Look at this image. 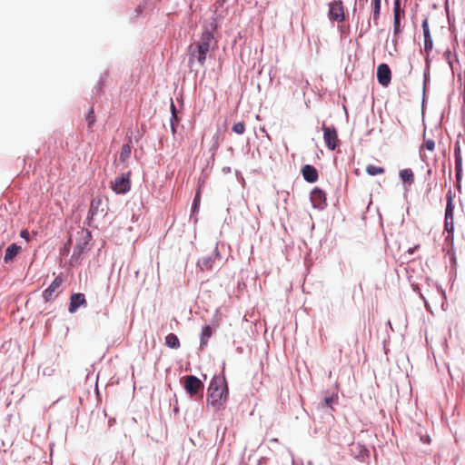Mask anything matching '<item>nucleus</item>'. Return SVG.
Wrapping results in <instances>:
<instances>
[{
    "label": "nucleus",
    "mask_w": 465,
    "mask_h": 465,
    "mask_svg": "<svg viewBox=\"0 0 465 465\" xmlns=\"http://www.w3.org/2000/svg\"><path fill=\"white\" fill-rule=\"evenodd\" d=\"M228 400V387L223 378L214 377L209 385L207 404L220 410Z\"/></svg>",
    "instance_id": "1"
},
{
    "label": "nucleus",
    "mask_w": 465,
    "mask_h": 465,
    "mask_svg": "<svg viewBox=\"0 0 465 465\" xmlns=\"http://www.w3.org/2000/svg\"><path fill=\"white\" fill-rule=\"evenodd\" d=\"M213 40V33L209 30H204L201 35L200 40L189 46V62L192 63L193 59H196L199 64L203 66L205 63L206 55L211 49Z\"/></svg>",
    "instance_id": "2"
},
{
    "label": "nucleus",
    "mask_w": 465,
    "mask_h": 465,
    "mask_svg": "<svg viewBox=\"0 0 465 465\" xmlns=\"http://www.w3.org/2000/svg\"><path fill=\"white\" fill-rule=\"evenodd\" d=\"M91 238V232L86 229H81L76 232L75 247L71 257V263L78 262L80 255L87 251Z\"/></svg>",
    "instance_id": "3"
},
{
    "label": "nucleus",
    "mask_w": 465,
    "mask_h": 465,
    "mask_svg": "<svg viewBox=\"0 0 465 465\" xmlns=\"http://www.w3.org/2000/svg\"><path fill=\"white\" fill-rule=\"evenodd\" d=\"M111 188L117 194L129 192L131 189V172L128 171L116 177L114 181L111 183Z\"/></svg>",
    "instance_id": "4"
},
{
    "label": "nucleus",
    "mask_w": 465,
    "mask_h": 465,
    "mask_svg": "<svg viewBox=\"0 0 465 465\" xmlns=\"http://www.w3.org/2000/svg\"><path fill=\"white\" fill-rule=\"evenodd\" d=\"M322 131L323 139L327 148L331 151L335 150L336 147L340 144L336 128L334 126H326L323 124Z\"/></svg>",
    "instance_id": "5"
},
{
    "label": "nucleus",
    "mask_w": 465,
    "mask_h": 465,
    "mask_svg": "<svg viewBox=\"0 0 465 465\" xmlns=\"http://www.w3.org/2000/svg\"><path fill=\"white\" fill-rule=\"evenodd\" d=\"M63 282L64 278L62 275H58L54 278L50 286L43 292V298L45 302L54 301L58 296V294L61 292V286Z\"/></svg>",
    "instance_id": "6"
},
{
    "label": "nucleus",
    "mask_w": 465,
    "mask_h": 465,
    "mask_svg": "<svg viewBox=\"0 0 465 465\" xmlns=\"http://www.w3.org/2000/svg\"><path fill=\"white\" fill-rule=\"evenodd\" d=\"M183 379L184 389L191 397L196 395L200 391L203 392L204 385L197 377L190 375L185 376Z\"/></svg>",
    "instance_id": "7"
},
{
    "label": "nucleus",
    "mask_w": 465,
    "mask_h": 465,
    "mask_svg": "<svg viewBox=\"0 0 465 465\" xmlns=\"http://www.w3.org/2000/svg\"><path fill=\"white\" fill-rule=\"evenodd\" d=\"M329 18L333 21L342 22L345 19L344 6L341 0H334L329 4Z\"/></svg>",
    "instance_id": "8"
},
{
    "label": "nucleus",
    "mask_w": 465,
    "mask_h": 465,
    "mask_svg": "<svg viewBox=\"0 0 465 465\" xmlns=\"http://www.w3.org/2000/svg\"><path fill=\"white\" fill-rule=\"evenodd\" d=\"M404 16L405 12L401 8L400 0H395L393 5V35L395 38H398L401 34V19Z\"/></svg>",
    "instance_id": "9"
},
{
    "label": "nucleus",
    "mask_w": 465,
    "mask_h": 465,
    "mask_svg": "<svg viewBox=\"0 0 465 465\" xmlns=\"http://www.w3.org/2000/svg\"><path fill=\"white\" fill-rule=\"evenodd\" d=\"M377 79L382 86H388L391 80V72L388 64H381L377 67Z\"/></svg>",
    "instance_id": "10"
},
{
    "label": "nucleus",
    "mask_w": 465,
    "mask_h": 465,
    "mask_svg": "<svg viewBox=\"0 0 465 465\" xmlns=\"http://www.w3.org/2000/svg\"><path fill=\"white\" fill-rule=\"evenodd\" d=\"M311 201L314 208L323 209L326 205V193L319 188H314L311 193Z\"/></svg>",
    "instance_id": "11"
},
{
    "label": "nucleus",
    "mask_w": 465,
    "mask_h": 465,
    "mask_svg": "<svg viewBox=\"0 0 465 465\" xmlns=\"http://www.w3.org/2000/svg\"><path fill=\"white\" fill-rule=\"evenodd\" d=\"M106 210L104 208V201L101 197H95L91 201L89 215L91 218L96 215H105Z\"/></svg>",
    "instance_id": "12"
},
{
    "label": "nucleus",
    "mask_w": 465,
    "mask_h": 465,
    "mask_svg": "<svg viewBox=\"0 0 465 465\" xmlns=\"http://www.w3.org/2000/svg\"><path fill=\"white\" fill-rule=\"evenodd\" d=\"M87 302L84 293H73L70 297L68 311L75 312L81 306H86Z\"/></svg>",
    "instance_id": "13"
},
{
    "label": "nucleus",
    "mask_w": 465,
    "mask_h": 465,
    "mask_svg": "<svg viewBox=\"0 0 465 465\" xmlns=\"http://www.w3.org/2000/svg\"><path fill=\"white\" fill-rule=\"evenodd\" d=\"M421 26L424 36V52L427 55H429L433 48V41L431 38L428 19L423 20Z\"/></svg>",
    "instance_id": "14"
},
{
    "label": "nucleus",
    "mask_w": 465,
    "mask_h": 465,
    "mask_svg": "<svg viewBox=\"0 0 465 465\" xmlns=\"http://www.w3.org/2000/svg\"><path fill=\"white\" fill-rule=\"evenodd\" d=\"M351 452L354 456L355 459L364 461L370 456L369 450L366 447L361 443H352L351 445Z\"/></svg>",
    "instance_id": "15"
},
{
    "label": "nucleus",
    "mask_w": 465,
    "mask_h": 465,
    "mask_svg": "<svg viewBox=\"0 0 465 465\" xmlns=\"http://www.w3.org/2000/svg\"><path fill=\"white\" fill-rule=\"evenodd\" d=\"M302 174L304 180L307 181L308 183H315L319 178L318 171L314 166L310 164H305L302 168Z\"/></svg>",
    "instance_id": "16"
},
{
    "label": "nucleus",
    "mask_w": 465,
    "mask_h": 465,
    "mask_svg": "<svg viewBox=\"0 0 465 465\" xmlns=\"http://www.w3.org/2000/svg\"><path fill=\"white\" fill-rule=\"evenodd\" d=\"M21 246L17 245L16 243L10 244L5 250V254L4 257L5 262H12L15 260V256L21 252Z\"/></svg>",
    "instance_id": "17"
},
{
    "label": "nucleus",
    "mask_w": 465,
    "mask_h": 465,
    "mask_svg": "<svg viewBox=\"0 0 465 465\" xmlns=\"http://www.w3.org/2000/svg\"><path fill=\"white\" fill-rule=\"evenodd\" d=\"M218 325L213 324V325H205L202 330L201 334V347H204L208 343L209 338L213 335V333L216 331Z\"/></svg>",
    "instance_id": "18"
},
{
    "label": "nucleus",
    "mask_w": 465,
    "mask_h": 465,
    "mask_svg": "<svg viewBox=\"0 0 465 465\" xmlns=\"http://www.w3.org/2000/svg\"><path fill=\"white\" fill-rule=\"evenodd\" d=\"M454 155H455V165H456L455 166L456 176H457V179L460 180V175H461L462 159H461L460 148L458 144L455 145Z\"/></svg>",
    "instance_id": "19"
},
{
    "label": "nucleus",
    "mask_w": 465,
    "mask_h": 465,
    "mask_svg": "<svg viewBox=\"0 0 465 465\" xmlns=\"http://www.w3.org/2000/svg\"><path fill=\"white\" fill-rule=\"evenodd\" d=\"M164 344L167 347H169L171 349H175V350L179 349L181 346L178 337L173 333H169L165 337Z\"/></svg>",
    "instance_id": "20"
},
{
    "label": "nucleus",
    "mask_w": 465,
    "mask_h": 465,
    "mask_svg": "<svg viewBox=\"0 0 465 465\" xmlns=\"http://www.w3.org/2000/svg\"><path fill=\"white\" fill-rule=\"evenodd\" d=\"M214 259L212 256L202 257L198 261V266L202 271L211 270L213 268Z\"/></svg>",
    "instance_id": "21"
},
{
    "label": "nucleus",
    "mask_w": 465,
    "mask_h": 465,
    "mask_svg": "<svg viewBox=\"0 0 465 465\" xmlns=\"http://www.w3.org/2000/svg\"><path fill=\"white\" fill-rule=\"evenodd\" d=\"M371 13L374 24L377 25L381 12V0H371Z\"/></svg>",
    "instance_id": "22"
},
{
    "label": "nucleus",
    "mask_w": 465,
    "mask_h": 465,
    "mask_svg": "<svg viewBox=\"0 0 465 465\" xmlns=\"http://www.w3.org/2000/svg\"><path fill=\"white\" fill-rule=\"evenodd\" d=\"M446 198H447V206H446V210H445V217L451 218V217H453V213H454V204H453V198H452L451 191L448 192Z\"/></svg>",
    "instance_id": "23"
},
{
    "label": "nucleus",
    "mask_w": 465,
    "mask_h": 465,
    "mask_svg": "<svg viewBox=\"0 0 465 465\" xmlns=\"http://www.w3.org/2000/svg\"><path fill=\"white\" fill-rule=\"evenodd\" d=\"M131 153L132 146L130 143L124 144L120 152L119 161L121 163H125L130 158Z\"/></svg>",
    "instance_id": "24"
},
{
    "label": "nucleus",
    "mask_w": 465,
    "mask_h": 465,
    "mask_svg": "<svg viewBox=\"0 0 465 465\" xmlns=\"http://www.w3.org/2000/svg\"><path fill=\"white\" fill-rule=\"evenodd\" d=\"M401 179L404 183H412L414 182V174L411 169H404L400 172Z\"/></svg>",
    "instance_id": "25"
},
{
    "label": "nucleus",
    "mask_w": 465,
    "mask_h": 465,
    "mask_svg": "<svg viewBox=\"0 0 465 465\" xmlns=\"http://www.w3.org/2000/svg\"><path fill=\"white\" fill-rule=\"evenodd\" d=\"M366 173L369 175L375 176L379 174H383L385 173V169L383 167L369 164L366 167Z\"/></svg>",
    "instance_id": "26"
},
{
    "label": "nucleus",
    "mask_w": 465,
    "mask_h": 465,
    "mask_svg": "<svg viewBox=\"0 0 465 465\" xmlns=\"http://www.w3.org/2000/svg\"><path fill=\"white\" fill-rule=\"evenodd\" d=\"M435 145H436V143H435L434 140L426 138V136L424 135V141H423V143L420 146V152L421 153V151L423 149H426V150H428L430 152H433L434 149H435Z\"/></svg>",
    "instance_id": "27"
},
{
    "label": "nucleus",
    "mask_w": 465,
    "mask_h": 465,
    "mask_svg": "<svg viewBox=\"0 0 465 465\" xmlns=\"http://www.w3.org/2000/svg\"><path fill=\"white\" fill-rule=\"evenodd\" d=\"M232 130L237 134H242L245 132V124L243 122H238L233 124Z\"/></svg>",
    "instance_id": "28"
},
{
    "label": "nucleus",
    "mask_w": 465,
    "mask_h": 465,
    "mask_svg": "<svg viewBox=\"0 0 465 465\" xmlns=\"http://www.w3.org/2000/svg\"><path fill=\"white\" fill-rule=\"evenodd\" d=\"M444 225H445V230L450 233L453 232L454 230V217H445V223H444Z\"/></svg>",
    "instance_id": "29"
},
{
    "label": "nucleus",
    "mask_w": 465,
    "mask_h": 465,
    "mask_svg": "<svg viewBox=\"0 0 465 465\" xmlns=\"http://www.w3.org/2000/svg\"><path fill=\"white\" fill-rule=\"evenodd\" d=\"M86 121L88 123L89 128H91L95 123V116H94V112L93 107L90 109V111L88 112V114L86 115Z\"/></svg>",
    "instance_id": "30"
},
{
    "label": "nucleus",
    "mask_w": 465,
    "mask_h": 465,
    "mask_svg": "<svg viewBox=\"0 0 465 465\" xmlns=\"http://www.w3.org/2000/svg\"><path fill=\"white\" fill-rule=\"evenodd\" d=\"M171 111H172V129L174 131V125H173V120H177V115H176V109H175V105L173 102V100L171 99Z\"/></svg>",
    "instance_id": "31"
},
{
    "label": "nucleus",
    "mask_w": 465,
    "mask_h": 465,
    "mask_svg": "<svg viewBox=\"0 0 465 465\" xmlns=\"http://www.w3.org/2000/svg\"><path fill=\"white\" fill-rule=\"evenodd\" d=\"M20 236L22 238H24L25 240H26L27 242L29 241V237H30V234H29V232L27 230H23L20 233Z\"/></svg>",
    "instance_id": "32"
},
{
    "label": "nucleus",
    "mask_w": 465,
    "mask_h": 465,
    "mask_svg": "<svg viewBox=\"0 0 465 465\" xmlns=\"http://www.w3.org/2000/svg\"><path fill=\"white\" fill-rule=\"evenodd\" d=\"M325 405L328 407H331L332 402L334 401V399L332 397H327L324 399Z\"/></svg>",
    "instance_id": "33"
},
{
    "label": "nucleus",
    "mask_w": 465,
    "mask_h": 465,
    "mask_svg": "<svg viewBox=\"0 0 465 465\" xmlns=\"http://www.w3.org/2000/svg\"><path fill=\"white\" fill-rule=\"evenodd\" d=\"M199 192L196 193L195 198L193 200V206L196 207L199 203Z\"/></svg>",
    "instance_id": "34"
},
{
    "label": "nucleus",
    "mask_w": 465,
    "mask_h": 465,
    "mask_svg": "<svg viewBox=\"0 0 465 465\" xmlns=\"http://www.w3.org/2000/svg\"><path fill=\"white\" fill-rule=\"evenodd\" d=\"M419 247V245L415 246L414 248H410L408 250L409 253L412 254L414 252V250L417 249Z\"/></svg>",
    "instance_id": "35"
},
{
    "label": "nucleus",
    "mask_w": 465,
    "mask_h": 465,
    "mask_svg": "<svg viewBox=\"0 0 465 465\" xmlns=\"http://www.w3.org/2000/svg\"><path fill=\"white\" fill-rule=\"evenodd\" d=\"M72 242H73V238L70 237L69 240H68V244H72Z\"/></svg>",
    "instance_id": "36"
},
{
    "label": "nucleus",
    "mask_w": 465,
    "mask_h": 465,
    "mask_svg": "<svg viewBox=\"0 0 465 465\" xmlns=\"http://www.w3.org/2000/svg\"><path fill=\"white\" fill-rule=\"evenodd\" d=\"M272 440L274 441V442H278L277 439H272Z\"/></svg>",
    "instance_id": "37"
}]
</instances>
